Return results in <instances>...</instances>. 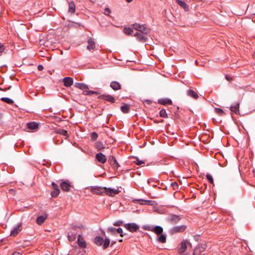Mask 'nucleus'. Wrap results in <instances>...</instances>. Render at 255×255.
I'll list each match as a JSON object with an SVG mask.
<instances>
[{
	"mask_svg": "<svg viewBox=\"0 0 255 255\" xmlns=\"http://www.w3.org/2000/svg\"><path fill=\"white\" fill-rule=\"evenodd\" d=\"M74 87L83 90V94L85 95H97L98 94L96 91H90L88 86L82 83H76L74 85Z\"/></svg>",
	"mask_w": 255,
	"mask_h": 255,
	"instance_id": "f257e3e1",
	"label": "nucleus"
},
{
	"mask_svg": "<svg viewBox=\"0 0 255 255\" xmlns=\"http://www.w3.org/2000/svg\"><path fill=\"white\" fill-rule=\"evenodd\" d=\"M132 27L133 28L143 34H147L150 32V29L145 24H140L135 23L132 25Z\"/></svg>",
	"mask_w": 255,
	"mask_h": 255,
	"instance_id": "f03ea898",
	"label": "nucleus"
},
{
	"mask_svg": "<svg viewBox=\"0 0 255 255\" xmlns=\"http://www.w3.org/2000/svg\"><path fill=\"white\" fill-rule=\"evenodd\" d=\"M187 246L192 247V244L189 240H183L179 245L178 251L179 254H182L185 252Z\"/></svg>",
	"mask_w": 255,
	"mask_h": 255,
	"instance_id": "7ed1b4c3",
	"label": "nucleus"
},
{
	"mask_svg": "<svg viewBox=\"0 0 255 255\" xmlns=\"http://www.w3.org/2000/svg\"><path fill=\"white\" fill-rule=\"evenodd\" d=\"M87 189L89 190L91 193L98 195H103L105 192V187L100 186H89L87 187Z\"/></svg>",
	"mask_w": 255,
	"mask_h": 255,
	"instance_id": "20e7f679",
	"label": "nucleus"
},
{
	"mask_svg": "<svg viewBox=\"0 0 255 255\" xmlns=\"http://www.w3.org/2000/svg\"><path fill=\"white\" fill-rule=\"evenodd\" d=\"M186 228V226L184 225L176 226L171 228L170 232L171 234L182 233L185 231Z\"/></svg>",
	"mask_w": 255,
	"mask_h": 255,
	"instance_id": "39448f33",
	"label": "nucleus"
},
{
	"mask_svg": "<svg viewBox=\"0 0 255 255\" xmlns=\"http://www.w3.org/2000/svg\"><path fill=\"white\" fill-rule=\"evenodd\" d=\"M60 185L61 189L65 192H69L72 186V183L67 180L62 181Z\"/></svg>",
	"mask_w": 255,
	"mask_h": 255,
	"instance_id": "423d86ee",
	"label": "nucleus"
},
{
	"mask_svg": "<svg viewBox=\"0 0 255 255\" xmlns=\"http://www.w3.org/2000/svg\"><path fill=\"white\" fill-rule=\"evenodd\" d=\"M124 227L131 232H135L139 229L138 226L135 223L125 224Z\"/></svg>",
	"mask_w": 255,
	"mask_h": 255,
	"instance_id": "0eeeda50",
	"label": "nucleus"
},
{
	"mask_svg": "<svg viewBox=\"0 0 255 255\" xmlns=\"http://www.w3.org/2000/svg\"><path fill=\"white\" fill-rule=\"evenodd\" d=\"M206 247H207L205 244H201L198 245L194 249L193 255H200L205 251Z\"/></svg>",
	"mask_w": 255,
	"mask_h": 255,
	"instance_id": "6e6552de",
	"label": "nucleus"
},
{
	"mask_svg": "<svg viewBox=\"0 0 255 255\" xmlns=\"http://www.w3.org/2000/svg\"><path fill=\"white\" fill-rule=\"evenodd\" d=\"M108 162L112 167V168L114 169H118L120 166V164L117 162L116 158L114 156H110L108 159Z\"/></svg>",
	"mask_w": 255,
	"mask_h": 255,
	"instance_id": "1a4fd4ad",
	"label": "nucleus"
},
{
	"mask_svg": "<svg viewBox=\"0 0 255 255\" xmlns=\"http://www.w3.org/2000/svg\"><path fill=\"white\" fill-rule=\"evenodd\" d=\"M52 186L53 191H51V195L52 197H56L60 192L59 186L54 182L52 183Z\"/></svg>",
	"mask_w": 255,
	"mask_h": 255,
	"instance_id": "9d476101",
	"label": "nucleus"
},
{
	"mask_svg": "<svg viewBox=\"0 0 255 255\" xmlns=\"http://www.w3.org/2000/svg\"><path fill=\"white\" fill-rule=\"evenodd\" d=\"M120 192V191L118 189H112V188H107L105 187V192H104V194L110 196H114L115 195L118 194Z\"/></svg>",
	"mask_w": 255,
	"mask_h": 255,
	"instance_id": "9b49d317",
	"label": "nucleus"
},
{
	"mask_svg": "<svg viewBox=\"0 0 255 255\" xmlns=\"http://www.w3.org/2000/svg\"><path fill=\"white\" fill-rule=\"evenodd\" d=\"M99 99H102L105 101L109 102L112 103H114L115 102V99L114 97L110 95H100L98 97Z\"/></svg>",
	"mask_w": 255,
	"mask_h": 255,
	"instance_id": "f8f14e48",
	"label": "nucleus"
},
{
	"mask_svg": "<svg viewBox=\"0 0 255 255\" xmlns=\"http://www.w3.org/2000/svg\"><path fill=\"white\" fill-rule=\"evenodd\" d=\"M22 230V224H18L13 230H11L10 236L15 237Z\"/></svg>",
	"mask_w": 255,
	"mask_h": 255,
	"instance_id": "ddd939ff",
	"label": "nucleus"
},
{
	"mask_svg": "<svg viewBox=\"0 0 255 255\" xmlns=\"http://www.w3.org/2000/svg\"><path fill=\"white\" fill-rule=\"evenodd\" d=\"M96 159L101 163H105L107 161L106 156L101 152L96 154Z\"/></svg>",
	"mask_w": 255,
	"mask_h": 255,
	"instance_id": "4468645a",
	"label": "nucleus"
},
{
	"mask_svg": "<svg viewBox=\"0 0 255 255\" xmlns=\"http://www.w3.org/2000/svg\"><path fill=\"white\" fill-rule=\"evenodd\" d=\"M88 45L87 49L91 51L92 50H94L95 48V42L93 38L90 37L88 40Z\"/></svg>",
	"mask_w": 255,
	"mask_h": 255,
	"instance_id": "2eb2a0df",
	"label": "nucleus"
},
{
	"mask_svg": "<svg viewBox=\"0 0 255 255\" xmlns=\"http://www.w3.org/2000/svg\"><path fill=\"white\" fill-rule=\"evenodd\" d=\"M48 217V215L46 214H44L41 216H38L36 219V223L39 225H42Z\"/></svg>",
	"mask_w": 255,
	"mask_h": 255,
	"instance_id": "dca6fc26",
	"label": "nucleus"
},
{
	"mask_svg": "<svg viewBox=\"0 0 255 255\" xmlns=\"http://www.w3.org/2000/svg\"><path fill=\"white\" fill-rule=\"evenodd\" d=\"M64 85L66 87H69L73 84V79L70 77H67L63 79Z\"/></svg>",
	"mask_w": 255,
	"mask_h": 255,
	"instance_id": "f3484780",
	"label": "nucleus"
},
{
	"mask_svg": "<svg viewBox=\"0 0 255 255\" xmlns=\"http://www.w3.org/2000/svg\"><path fill=\"white\" fill-rule=\"evenodd\" d=\"M77 243L79 246L81 248H85L87 246L86 242L84 240L83 237L81 235H79Z\"/></svg>",
	"mask_w": 255,
	"mask_h": 255,
	"instance_id": "a211bd4d",
	"label": "nucleus"
},
{
	"mask_svg": "<svg viewBox=\"0 0 255 255\" xmlns=\"http://www.w3.org/2000/svg\"><path fill=\"white\" fill-rule=\"evenodd\" d=\"M38 124L34 122H30L27 124V128L33 131L38 129Z\"/></svg>",
	"mask_w": 255,
	"mask_h": 255,
	"instance_id": "6ab92c4d",
	"label": "nucleus"
},
{
	"mask_svg": "<svg viewBox=\"0 0 255 255\" xmlns=\"http://www.w3.org/2000/svg\"><path fill=\"white\" fill-rule=\"evenodd\" d=\"M152 232L155 233L157 235H159L163 233V228L159 226H155L150 230Z\"/></svg>",
	"mask_w": 255,
	"mask_h": 255,
	"instance_id": "aec40b11",
	"label": "nucleus"
},
{
	"mask_svg": "<svg viewBox=\"0 0 255 255\" xmlns=\"http://www.w3.org/2000/svg\"><path fill=\"white\" fill-rule=\"evenodd\" d=\"M110 87L115 91L119 90L121 89V84L117 81H113L110 84Z\"/></svg>",
	"mask_w": 255,
	"mask_h": 255,
	"instance_id": "412c9836",
	"label": "nucleus"
},
{
	"mask_svg": "<svg viewBox=\"0 0 255 255\" xmlns=\"http://www.w3.org/2000/svg\"><path fill=\"white\" fill-rule=\"evenodd\" d=\"M181 218L178 215H172L170 216V221L174 224H177L181 220Z\"/></svg>",
	"mask_w": 255,
	"mask_h": 255,
	"instance_id": "4be33fe9",
	"label": "nucleus"
},
{
	"mask_svg": "<svg viewBox=\"0 0 255 255\" xmlns=\"http://www.w3.org/2000/svg\"><path fill=\"white\" fill-rule=\"evenodd\" d=\"M158 103L162 105H172V102L169 99H160L158 100Z\"/></svg>",
	"mask_w": 255,
	"mask_h": 255,
	"instance_id": "5701e85b",
	"label": "nucleus"
},
{
	"mask_svg": "<svg viewBox=\"0 0 255 255\" xmlns=\"http://www.w3.org/2000/svg\"><path fill=\"white\" fill-rule=\"evenodd\" d=\"M145 34L139 33L138 32L134 34V36H136L137 39L141 41H146L147 38L144 35Z\"/></svg>",
	"mask_w": 255,
	"mask_h": 255,
	"instance_id": "b1692460",
	"label": "nucleus"
},
{
	"mask_svg": "<svg viewBox=\"0 0 255 255\" xmlns=\"http://www.w3.org/2000/svg\"><path fill=\"white\" fill-rule=\"evenodd\" d=\"M56 132L57 133H58L59 134L62 135L64 136H65V138L67 139L68 137H69V134L68 133V132L67 130L61 129V128H58L57 129L55 130Z\"/></svg>",
	"mask_w": 255,
	"mask_h": 255,
	"instance_id": "393cba45",
	"label": "nucleus"
},
{
	"mask_svg": "<svg viewBox=\"0 0 255 255\" xmlns=\"http://www.w3.org/2000/svg\"><path fill=\"white\" fill-rule=\"evenodd\" d=\"M187 94L188 96H189L194 99H197L198 98V94L192 90H187Z\"/></svg>",
	"mask_w": 255,
	"mask_h": 255,
	"instance_id": "a878e982",
	"label": "nucleus"
},
{
	"mask_svg": "<svg viewBox=\"0 0 255 255\" xmlns=\"http://www.w3.org/2000/svg\"><path fill=\"white\" fill-rule=\"evenodd\" d=\"M239 103H237L235 105H232L230 107V110L232 112H234L236 114L239 113Z\"/></svg>",
	"mask_w": 255,
	"mask_h": 255,
	"instance_id": "bb28decb",
	"label": "nucleus"
},
{
	"mask_svg": "<svg viewBox=\"0 0 255 255\" xmlns=\"http://www.w3.org/2000/svg\"><path fill=\"white\" fill-rule=\"evenodd\" d=\"M176 2L186 11L188 10V6L186 2L182 0H176Z\"/></svg>",
	"mask_w": 255,
	"mask_h": 255,
	"instance_id": "cd10ccee",
	"label": "nucleus"
},
{
	"mask_svg": "<svg viewBox=\"0 0 255 255\" xmlns=\"http://www.w3.org/2000/svg\"><path fill=\"white\" fill-rule=\"evenodd\" d=\"M95 147L98 151L102 150L105 148L103 143L100 141H98L95 143Z\"/></svg>",
	"mask_w": 255,
	"mask_h": 255,
	"instance_id": "c85d7f7f",
	"label": "nucleus"
},
{
	"mask_svg": "<svg viewBox=\"0 0 255 255\" xmlns=\"http://www.w3.org/2000/svg\"><path fill=\"white\" fill-rule=\"evenodd\" d=\"M158 237L157 238V241L160 243H165L166 241V234H161L158 235Z\"/></svg>",
	"mask_w": 255,
	"mask_h": 255,
	"instance_id": "c756f323",
	"label": "nucleus"
},
{
	"mask_svg": "<svg viewBox=\"0 0 255 255\" xmlns=\"http://www.w3.org/2000/svg\"><path fill=\"white\" fill-rule=\"evenodd\" d=\"M103 238L100 236H97L94 240L95 243L99 246H102L103 243Z\"/></svg>",
	"mask_w": 255,
	"mask_h": 255,
	"instance_id": "7c9ffc66",
	"label": "nucleus"
},
{
	"mask_svg": "<svg viewBox=\"0 0 255 255\" xmlns=\"http://www.w3.org/2000/svg\"><path fill=\"white\" fill-rule=\"evenodd\" d=\"M133 202L135 203V202L138 203V204H141V205H145V204L149 205V204H150V203L151 201L150 200H143V199H138V200L135 199L133 200Z\"/></svg>",
	"mask_w": 255,
	"mask_h": 255,
	"instance_id": "2f4dec72",
	"label": "nucleus"
},
{
	"mask_svg": "<svg viewBox=\"0 0 255 255\" xmlns=\"http://www.w3.org/2000/svg\"><path fill=\"white\" fill-rule=\"evenodd\" d=\"M75 11V5L73 1L69 3V12L74 13Z\"/></svg>",
	"mask_w": 255,
	"mask_h": 255,
	"instance_id": "473e14b6",
	"label": "nucleus"
},
{
	"mask_svg": "<svg viewBox=\"0 0 255 255\" xmlns=\"http://www.w3.org/2000/svg\"><path fill=\"white\" fill-rule=\"evenodd\" d=\"M129 106L127 104L122 106L121 107V111H122L123 113L125 114L128 113L129 111Z\"/></svg>",
	"mask_w": 255,
	"mask_h": 255,
	"instance_id": "72a5a7b5",
	"label": "nucleus"
},
{
	"mask_svg": "<svg viewBox=\"0 0 255 255\" xmlns=\"http://www.w3.org/2000/svg\"><path fill=\"white\" fill-rule=\"evenodd\" d=\"M124 32L127 35L132 34L133 32V29L130 27H125L124 29Z\"/></svg>",
	"mask_w": 255,
	"mask_h": 255,
	"instance_id": "f704fd0d",
	"label": "nucleus"
},
{
	"mask_svg": "<svg viewBox=\"0 0 255 255\" xmlns=\"http://www.w3.org/2000/svg\"><path fill=\"white\" fill-rule=\"evenodd\" d=\"M110 243V241L108 238H106L105 239V240H103V243L102 245L103 249H105L109 247Z\"/></svg>",
	"mask_w": 255,
	"mask_h": 255,
	"instance_id": "c9c22d12",
	"label": "nucleus"
},
{
	"mask_svg": "<svg viewBox=\"0 0 255 255\" xmlns=\"http://www.w3.org/2000/svg\"><path fill=\"white\" fill-rule=\"evenodd\" d=\"M0 100L4 102H5L8 104H12L13 103V101L8 98H5V97H2L0 99Z\"/></svg>",
	"mask_w": 255,
	"mask_h": 255,
	"instance_id": "e433bc0d",
	"label": "nucleus"
},
{
	"mask_svg": "<svg viewBox=\"0 0 255 255\" xmlns=\"http://www.w3.org/2000/svg\"><path fill=\"white\" fill-rule=\"evenodd\" d=\"M68 238L69 241L72 242L75 240L76 238V234L75 233H71L69 234L68 236Z\"/></svg>",
	"mask_w": 255,
	"mask_h": 255,
	"instance_id": "4c0bfd02",
	"label": "nucleus"
},
{
	"mask_svg": "<svg viewBox=\"0 0 255 255\" xmlns=\"http://www.w3.org/2000/svg\"><path fill=\"white\" fill-rule=\"evenodd\" d=\"M159 116L160 117L163 118H167L168 116L167 114L166 113V112L165 109H162L160 110L159 112Z\"/></svg>",
	"mask_w": 255,
	"mask_h": 255,
	"instance_id": "58836bf2",
	"label": "nucleus"
},
{
	"mask_svg": "<svg viewBox=\"0 0 255 255\" xmlns=\"http://www.w3.org/2000/svg\"><path fill=\"white\" fill-rule=\"evenodd\" d=\"M107 232L111 234V235H116V229L114 227H109L107 229Z\"/></svg>",
	"mask_w": 255,
	"mask_h": 255,
	"instance_id": "ea45409f",
	"label": "nucleus"
},
{
	"mask_svg": "<svg viewBox=\"0 0 255 255\" xmlns=\"http://www.w3.org/2000/svg\"><path fill=\"white\" fill-rule=\"evenodd\" d=\"M215 112L220 116H223L225 115V112L221 109L216 108L215 109Z\"/></svg>",
	"mask_w": 255,
	"mask_h": 255,
	"instance_id": "a19ab883",
	"label": "nucleus"
},
{
	"mask_svg": "<svg viewBox=\"0 0 255 255\" xmlns=\"http://www.w3.org/2000/svg\"><path fill=\"white\" fill-rule=\"evenodd\" d=\"M133 162L138 165H141L142 164H144L145 161L142 160H139L138 158H136L135 160L133 161Z\"/></svg>",
	"mask_w": 255,
	"mask_h": 255,
	"instance_id": "79ce46f5",
	"label": "nucleus"
},
{
	"mask_svg": "<svg viewBox=\"0 0 255 255\" xmlns=\"http://www.w3.org/2000/svg\"><path fill=\"white\" fill-rule=\"evenodd\" d=\"M98 136V134L95 131L92 132V133L91 134V139L93 141L96 140L97 139Z\"/></svg>",
	"mask_w": 255,
	"mask_h": 255,
	"instance_id": "37998d69",
	"label": "nucleus"
},
{
	"mask_svg": "<svg viewBox=\"0 0 255 255\" xmlns=\"http://www.w3.org/2000/svg\"><path fill=\"white\" fill-rule=\"evenodd\" d=\"M206 177H207V179H208V180L209 181V182L211 184H214L213 179V177L211 175L208 173L206 174Z\"/></svg>",
	"mask_w": 255,
	"mask_h": 255,
	"instance_id": "c03bdc74",
	"label": "nucleus"
},
{
	"mask_svg": "<svg viewBox=\"0 0 255 255\" xmlns=\"http://www.w3.org/2000/svg\"><path fill=\"white\" fill-rule=\"evenodd\" d=\"M171 186L174 190H177L178 188V183L176 182H173L171 183Z\"/></svg>",
	"mask_w": 255,
	"mask_h": 255,
	"instance_id": "a18cd8bd",
	"label": "nucleus"
},
{
	"mask_svg": "<svg viewBox=\"0 0 255 255\" xmlns=\"http://www.w3.org/2000/svg\"><path fill=\"white\" fill-rule=\"evenodd\" d=\"M5 49L4 45L0 43V55H1L2 52H4Z\"/></svg>",
	"mask_w": 255,
	"mask_h": 255,
	"instance_id": "49530a36",
	"label": "nucleus"
},
{
	"mask_svg": "<svg viewBox=\"0 0 255 255\" xmlns=\"http://www.w3.org/2000/svg\"><path fill=\"white\" fill-rule=\"evenodd\" d=\"M123 222L119 220L113 223V225L115 226H120L123 225Z\"/></svg>",
	"mask_w": 255,
	"mask_h": 255,
	"instance_id": "de8ad7c7",
	"label": "nucleus"
},
{
	"mask_svg": "<svg viewBox=\"0 0 255 255\" xmlns=\"http://www.w3.org/2000/svg\"><path fill=\"white\" fill-rule=\"evenodd\" d=\"M111 12V11L110 10V9L108 7H106L105 9V12H104V14L108 15V16H110V13Z\"/></svg>",
	"mask_w": 255,
	"mask_h": 255,
	"instance_id": "09e8293b",
	"label": "nucleus"
},
{
	"mask_svg": "<svg viewBox=\"0 0 255 255\" xmlns=\"http://www.w3.org/2000/svg\"><path fill=\"white\" fill-rule=\"evenodd\" d=\"M117 233H119L120 234V236L121 237H123V230L122 228H119L118 229H116V234Z\"/></svg>",
	"mask_w": 255,
	"mask_h": 255,
	"instance_id": "8fccbe9b",
	"label": "nucleus"
},
{
	"mask_svg": "<svg viewBox=\"0 0 255 255\" xmlns=\"http://www.w3.org/2000/svg\"><path fill=\"white\" fill-rule=\"evenodd\" d=\"M83 228V226H73L72 228L75 230H76L77 229H81V228Z\"/></svg>",
	"mask_w": 255,
	"mask_h": 255,
	"instance_id": "3c124183",
	"label": "nucleus"
},
{
	"mask_svg": "<svg viewBox=\"0 0 255 255\" xmlns=\"http://www.w3.org/2000/svg\"><path fill=\"white\" fill-rule=\"evenodd\" d=\"M226 79L228 81H231L233 80V78L232 77H231L230 76H229V75H226Z\"/></svg>",
	"mask_w": 255,
	"mask_h": 255,
	"instance_id": "603ef678",
	"label": "nucleus"
},
{
	"mask_svg": "<svg viewBox=\"0 0 255 255\" xmlns=\"http://www.w3.org/2000/svg\"><path fill=\"white\" fill-rule=\"evenodd\" d=\"M37 69L39 71H42L43 69V67L41 65H39L37 67Z\"/></svg>",
	"mask_w": 255,
	"mask_h": 255,
	"instance_id": "864d4df0",
	"label": "nucleus"
},
{
	"mask_svg": "<svg viewBox=\"0 0 255 255\" xmlns=\"http://www.w3.org/2000/svg\"><path fill=\"white\" fill-rule=\"evenodd\" d=\"M200 238V236L199 235H195L194 236V239L195 240L198 241L199 239Z\"/></svg>",
	"mask_w": 255,
	"mask_h": 255,
	"instance_id": "5fc2aeb1",
	"label": "nucleus"
},
{
	"mask_svg": "<svg viewBox=\"0 0 255 255\" xmlns=\"http://www.w3.org/2000/svg\"><path fill=\"white\" fill-rule=\"evenodd\" d=\"M14 192V190H13V189H10V190H9V193H10V192H11V193H13Z\"/></svg>",
	"mask_w": 255,
	"mask_h": 255,
	"instance_id": "6e6d98bb",
	"label": "nucleus"
},
{
	"mask_svg": "<svg viewBox=\"0 0 255 255\" xmlns=\"http://www.w3.org/2000/svg\"><path fill=\"white\" fill-rule=\"evenodd\" d=\"M128 2H131L133 0H126Z\"/></svg>",
	"mask_w": 255,
	"mask_h": 255,
	"instance_id": "4d7b16f0",
	"label": "nucleus"
},
{
	"mask_svg": "<svg viewBox=\"0 0 255 255\" xmlns=\"http://www.w3.org/2000/svg\"><path fill=\"white\" fill-rule=\"evenodd\" d=\"M119 242H123V240L122 239H120L119 240Z\"/></svg>",
	"mask_w": 255,
	"mask_h": 255,
	"instance_id": "13d9d810",
	"label": "nucleus"
},
{
	"mask_svg": "<svg viewBox=\"0 0 255 255\" xmlns=\"http://www.w3.org/2000/svg\"><path fill=\"white\" fill-rule=\"evenodd\" d=\"M15 253H13L12 255H14Z\"/></svg>",
	"mask_w": 255,
	"mask_h": 255,
	"instance_id": "bf43d9fd",
	"label": "nucleus"
}]
</instances>
